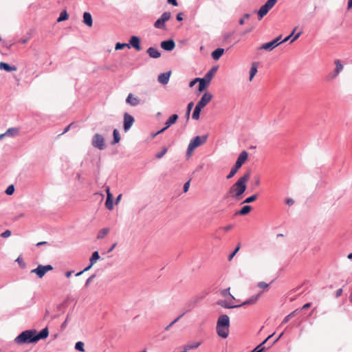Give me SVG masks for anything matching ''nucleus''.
<instances>
[{
  "label": "nucleus",
  "mask_w": 352,
  "mask_h": 352,
  "mask_svg": "<svg viewBox=\"0 0 352 352\" xmlns=\"http://www.w3.org/2000/svg\"><path fill=\"white\" fill-rule=\"evenodd\" d=\"M48 334L49 331L47 328H44L38 334L35 330H27L23 331L16 337L14 341L19 344L36 342L41 339L46 338L48 336Z\"/></svg>",
  "instance_id": "obj_1"
},
{
  "label": "nucleus",
  "mask_w": 352,
  "mask_h": 352,
  "mask_svg": "<svg viewBox=\"0 0 352 352\" xmlns=\"http://www.w3.org/2000/svg\"><path fill=\"white\" fill-rule=\"evenodd\" d=\"M250 177V172L248 171L241 177L228 190L226 196L239 200L247 188V182Z\"/></svg>",
  "instance_id": "obj_2"
},
{
  "label": "nucleus",
  "mask_w": 352,
  "mask_h": 352,
  "mask_svg": "<svg viewBox=\"0 0 352 352\" xmlns=\"http://www.w3.org/2000/svg\"><path fill=\"white\" fill-rule=\"evenodd\" d=\"M230 318L228 315H221L217 322L216 330L218 336L226 338L229 335Z\"/></svg>",
  "instance_id": "obj_3"
},
{
  "label": "nucleus",
  "mask_w": 352,
  "mask_h": 352,
  "mask_svg": "<svg viewBox=\"0 0 352 352\" xmlns=\"http://www.w3.org/2000/svg\"><path fill=\"white\" fill-rule=\"evenodd\" d=\"M208 136L204 135V136H196L195 138H193L189 143L187 148L186 155L189 157L192 155V152L194 150L204 144L206 140H207Z\"/></svg>",
  "instance_id": "obj_4"
},
{
  "label": "nucleus",
  "mask_w": 352,
  "mask_h": 352,
  "mask_svg": "<svg viewBox=\"0 0 352 352\" xmlns=\"http://www.w3.org/2000/svg\"><path fill=\"white\" fill-rule=\"evenodd\" d=\"M217 72L216 67H212L211 69H210L207 74L205 75V76L202 78H199V91H202L206 89V87L210 84L211 80L212 79L214 74Z\"/></svg>",
  "instance_id": "obj_5"
},
{
  "label": "nucleus",
  "mask_w": 352,
  "mask_h": 352,
  "mask_svg": "<svg viewBox=\"0 0 352 352\" xmlns=\"http://www.w3.org/2000/svg\"><path fill=\"white\" fill-rule=\"evenodd\" d=\"M277 1L278 0H267L257 12L258 20H261L276 5Z\"/></svg>",
  "instance_id": "obj_6"
},
{
  "label": "nucleus",
  "mask_w": 352,
  "mask_h": 352,
  "mask_svg": "<svg viewBox=\"0 0 352 352\" xmlns=\"http://www.w3.org/2000/svg\"><path fill=\"white\" fill-rule=\"evenodd\" d=\"M334 64L336 65L335 69L332 72L329 73L326 77V79L328 81L335 79L344 68L341 61L338 59L335 60Z\"/></svg>",
  "instance_id": "obj_7"
},
{
  "label": "nucleus",
  "mask_w": 352,
  "mask_h": 352,
  "mask_svg": "<svg viewBox=\"0 0 352 352\" xmlns=\"http://www.w3.org/2000/svg\"><path fill=\"white\" fill-rule=\"evenodd\" d=\"M52 270L53 267L51 265H39L36 269L31 270V273L36 274L38 278H41L47 272L52 271Z\"/></svg>",
  "instance_id": "obj_8"
},
{
  "label": "nucleus",
  "mask_w": 352,
  "mask_h": 352,
  "mask_svg": "<svg viewBox=\"0 0 352 352\" xmlns=\"http://www.w3.org/2000/svg\"><path fill=\"white\" fill-rule=\"evenodd\" d=\"M91 143L94 147L100 150H103L105 148L104 138L99 133H96L94 135Z\"/></svg>",
  "instance_id": "obj_9"
},
{
  "label": "nucleus",
  "mask_w": 352,
  "mask_h": 352,
  "mask_svg": "<svg viewBox=\"0 0 352 352\" xmlns=\"http://www.w3.org/2000/svg\"><path fill=\"white\" fill-rule=\"evenodd\" d=\"M171 17L170 12H164L161 17L158 19L154 23V27L157 29H165V22L168 21Z\"/></svg>",
  "instance_id": "obj_10"
},
{
  "label": "nucleus",
  "mask_w": 352,
  "mask_h": 352,
  "mask_svg": "<svg viewBox=\"0 0 352 352\" xmlns=\"http://www.w3.org/2000/svg\"><path fill=\"white\" fill-rule=\"evenodd\" d=\"M280 38H281V36H278V37L276 38L275 39H274L273 41H270L269 43H266L263 44L260 47V49L261 50H267V51H272L276 47H277L278 45H280L281 43Z\"/></svg>",
  "instance_id": "obj_11"
},
{
  "label": "nucleus",
  "mask_w": 352,
  "mask_h": 352,
  "mask_svg": "<svg viewBox=\"0 0 352 352\" xmlns=\"http://www.w3.org/2000/svg\"><path fill=\"white\" fill-rule=\"evenodd\" d=\"M212 95L209 92H206L202 96L200 100L197 102V105L201 107V108H204L212 100Z\"/></svg>",
  "instance_id": "obj_12"
},
{
  "label": "nucleus",
  "mask_w": 352,
  "mask_h": 352,
  "mask_svg": "<svg viewBox=\"0 0 352 352\" xmlns=\"http://www.w3.org/2000/svg\"><path fill=\"white\" fill-rule=\"evenodd\" d=\"M134 118L127 113L124 114V130L126 132L133 124Z\"/></svg>",
  "instance_id": "obj_13"
},
{
  "label": "nucleus",
  "mask_w": 352,
  "mask_h": 352,
  "mask_svg": "<svg viewBox=\"0 0 352 352\" xmlns=\"http://www.w3.org/2000/svg\"><path fill=\"white\" fill-rule=\"evenodd\" d=\"M177 119H178V116L177 114H173L171 116H170L169 118L166 120V122L165 123L166 126L164 127L163 129H162L161 130L158 131L154 135V136L164 132L166 129H167L168 127H170L172 124H175Z\"/></svg>",
  "instance_id": "obj_14"
},
{
  "label": "nucleus",
  "mask_w": 352,
  "mask_h": 352,
  "mask_svg": "<svg viewBox=\"0 0 352 352\" xmlns=\"http://www.w3.org/2000/svg\"><path fill=\"white\" fill-rule=\"evenodd\" d=\"M234 301V300H232L231 299L229 301L227 300H218L217 304L221 307L226 309H232L241 307V305L233 304Z\"/></svg>",
  "instance_id": "obj_15"
},
{
  "label": "nucleus",
  "mask_w": 352,
  "mask_h": 352,
  "mask_svg": "<svg viewBox=\"0 0 352 352\" xmlns=\"http://www.w3.org/2000/svg\"><path fill=\"white\" fill-rule=\"evenodd\" d=\"M106 192H107V200H106V202H105V207L108 210H111L113 208V195H112V194L110 192L109 187H107Z\"/></svg>",
  "instance_id": "obj_16"
},
{
  "label": "nucleus",
  "mask_w": 352,
  "mask_h": 352,
  "mask_svg": "<svg viewBox=\"0 0 352 352\" xmlns=\"http://www.w3.org/2000/svg\"><path fill=\"white\" fill-rule=\"evenodd\" d=\"M129 44L130 47L131 46L133 47L137 51H140L142 49L141 46H140V39L139 37H138L136 36H132L130 38Z\"/></svg>",
  "instance_id": "obj_17"
},
{
  "label": "nucleus",
  "mask_w": 352,
  "mask_h": 352,
  "mask_svg": "<svg viewBox=\"0 0 352 352\" xmlns=\"http://www.w3.org/2000/svg\"><path fill=\"white\" fill-rule=\"evenodd\" d=\"M248 157V153L246 151H243L239 155L236 163L237 166H242V165L246 162Z\"/></svg>",
  "instance_id": "obj_18"
},
{
  "label": "nucleus",
  "mask_w": 352,
  "mask_h": 352,
  "mask_svg": "<svg viewBox=\"0 0 352 352\" xmlns=\"http://www.w3.org/2000/svg\"><path fill=\"white\" fill-rule=\"evenodd\" d=\"M161 47L165 50H173L175 47V43L173 40L164 41L161 43Z\"/></svg>",
  "instance_id": "obj_19"
},
{
  "label": "nucleus",
  "mask_w": 352,
  "mask_h": 352,
  "mask_svg": "<svg viewBox=\"0 0 352 352\" xmlns=\"http://www.w3.org/2000/svg\"><path fill=\"white\" fill-rule=\"evenodd\" d=\"M170 74V71L160 74L157 78L159 82H160L162 85H166L169 80Z\"/></svg>",
  "instance_id": "obj_20"
},
{
  "label": "nucleus",
  "mask_w": 352,
  "mask_h": 352,
  "mask_svg": "<svg viewBox=\"0 0 352 352\" xmlns=\"http://www.w3.org/2000/svg\"><path fill=\"white\" fill-rule=\"evenodd\" d=\"M126 102L130 105L135 107L140 104V100L132 94H129L126 99Z\"/></svg>",
  "instance_id": "obj_21"
},
{
  "label": "nucleus",
  "mask_w": 352,
  "mask_h": 352,
  "mask_svg": "<svg viewBox=\"0 0 352 352\" xmlns=\"http://www.w3.org/2000/svg\"><path fill=\"white\" fill-rule=\"evenodd\" d=\"M261 294V292L258 294L256 296H251L248 300H247L246 301L242 302L241 304H239V305H241V306H244V305L255 304L258 301Z\"/></svg>",
  "instance_id": "obj_22"
},
{
  "label": "nucleus",
  "mask_w": 352,
  "mask_h": 352,
  "mask_svg": "<svg viewBox=\"0 0 352 352\" xmlns=\"http://www.w3.org/2000/svg\"><path fill=\"white\" fill-rule=\"evenodd\" d=\"M147 53L151 58H158L160 57V52L155 47H149L147 50Z\"/></svg>",
  "instance_id": "obj_23"
},
{
  "label": "nucleus",
  "mask_w": 352,
  "mask_h": 352,
  "mask_svg": "<svg viewBox=\"0 0 352 352\" xmlns=\"http://www.w3.org/2000/svg\"><path fill=\"white\" fill-rule=\"evenodd\" d=\"M273 335L274 334L269 336L262 343L258 345L251 352H263L265 350V346L263 345L273 336Z\"/></svg>",
  "instance_id": "obj_24"
},
{
  "label": "nucleus",
  "mask_w": 352,
  "mask_h": 352,
  "mask_svg": "<svg viewBox=\"0 0 352 352\" xmlns=\"http://www.w3.org/2000/svg\"><path fill=\"white\" fill-rule=\"evenodd\" d=\"M83 22L88 25L89 27H91L93 24L92 17L90 13L85 12L83 14Z\"/></svg>",
  "instance_id": "obj_25"
},
{
  "label": "nucleus",
  "mask_w": 352,
  "mask_h": 352,
  "mask_svg": "<svg viewBox=\"0 0 352 352\" xmlns=\"http://www.w3.org/2000/svg\"><path fill=\"white\" fill-rule=\"evenodd\" d=\"M258 63H253L250 70V81H252L253 78L257 73Z\"/></svg>",
  "instance_id": "obj_26"
},
{
  "label": "nucleus",
  "mask_w": 352,
  "mask_h": 352,
  "mask_svg": "<svg viewBox=\"0 0 352 352\" xmlns=\"http://www.w3.org/2000/svg\"><path fill=\"white\" fill-rule=\"evenodd\" d=\"M0 69H4L6 72H12L16 70V67L15 66H10L8 63L3 62L0 63Z\"/></svg>",
  "instance_id": "obj_27"
},
{
  "label": "nucleus",
  "mask_w": 352,
  "mask_h": 352,
  "mask_svg": "<svg viewBox=\"0 0 352 352\" xmlns=\"http://www.w3.org/2000/svg\"><path fill=\"white\" fill-rule=\"evenodd\" d=\"M224 50L222 48H217L212 53V57L214 60H218L223 55Z\"/></svg>",
  "instance_id": "obj_28"
},
{
  "label": "nucleus",
  "mask_w": 352,
  "mask_h": 352,
  "mask_svg": "<svg viewBox=\"0 0 352 352\" xmlns=\"http://www.w3.org/2000/svg\"><path fill=\"white\" fill-rule=\"evenodd\" d=\"M200 342H194L190 344H188L184 346V351L183 352H187L189 350L197 349L199 345Z\"/></svg>",
  "instance_id": "obj_29"
},
{
  "label": "nucleus",
  "mask_w": 352,
  "mask_h": 352,
  "mask_svg": "<svg viewBox=\"0 0 352 352\" xmlns=\"http://www.w3.org/2000/svg\"><path fill=\"white\" fill-rule=\"evenodd\" d=\"M240 168H241V166H237V164H235L234 166L231 168L230 173L226 176V178L228 179H229L233 177Z\"/></svg>",
  "instance_id": "obj_30"
},
{
  "label": "nucleus",
  "mask_w": 352,
  "mask_h": 352,
  "mask_svg": "<svg viewBox=\"0 0 352 352\" xmlns=\"http://www.w3.org/2000/svg\"><path fill=\"white\" fill-rule=\"evenodd\" d=\"M252 210V206L246 205L244 206L238 212L237 214L241 215H245L248 214Z\"/></svg>",
  "instance_id": "obj_31"
},
{
  "label": "nucleus",
  "mask_w": 352,
  "mask_h": 352,
  "mask_svg": "<svg viewBox=\"0 0 352 352\" xmlns=\"http://www.w3.org/2000/svg\"><path fill=\"white\" fill-rule=\"evenodd\" d=\"M230 288L228 287L227 289H223L221 291V295L223 297H226L227 296H229L230 298L232 300H236L235 298L230 293Z\"/></svg>",
  "instance_id": "obj_32"
},
{
  "label": "nucleus",
  "mask_w": 352,
  "mask_h": 352,
  "mask_svg": "<svg viewBox=\"0 0 352 352\" xmlns=\"http://www.w3.org/2000/svg\"><path fill=\"white\" fill-rule=\"evenodd\" d=\"M202 109L203 108L201 107L196 105L192 116L194 120H198L199 118V114Z\"/></svg>",
  "instance_id": "obj_33"
},
{
  "label": "nucleus",
  "mask_w": 352,
  "mask_h": 352,
  "mask_svg": "<svg viewBox=\"0 0 352 352\" xmlns=\"http://www.w3.org/2000/svg\"><path fill=\"white\" fill-rule=\"evenodd\" d=\"M113 140L112 144H116L118 143L120 140V135L119 131L117 129H114L113 131Z\"/></svg>",
  "instance_id": "obj_34"
},
{
  "label": "nucleus",
  "mask_w": 352,
  "mask_h": 352,
  "mask_svg": "<svg viewBox=\"0 0 352 352\" xmlns=\"http://www.w3.org/2000/svg\"><path fill=\"white\" fill-rule=\"evenodd\" d=\"M109 232V228H102L101 229L98 234V239H103Z\"/></svg>",
  "instance_id": "obj_35"
},
{
  "label": "nucleus",
  "mask_w": 352,
  "mask_h": 352,
  "mask_svg": "<svg viewBox=\"0 0 352 352\" xmlns=\"http://www.w3.org/2000/svg\"><path fill=\"white\" fill-rule=\"evenodd\" d=\"M99 258V254L97 251H96L92 254L89 261L91 265H94Z\"/></svg>",
  "instance_id": "obj_36"
},
{
  "label": "nucleus",
  "mask_w": 352,
  "mask_h": 352,
  "mask_svg": "<svg viewBox=\"0 0 352 352\" xmlns=\"http://www.w3.org/2000/svg\"><path fill=\"white\" fill-rule=\"evenodd\" d=\"M69 15L67 13L66 10H63L60 12L59 17L57 19V22H61L63 21H65L68 19Z\"/></svg>",
  "instance_id": "obj_37"
},
{
  "label": "nucleus",
  "mask_w": 352,
  "mask_h": 352,
  "mask_svg": "<svg viewBox=\"0 0 352 352\" xmlns=\"http://www.w3.org/2000/svg\"><path fill=\"white\" fill-rule=\"evenodd\" d=\"M19 129L16 128H10L8 129L6 132L4 133L6 135H15L18 134Z\"/></svg>",
  "instance_id": "obj_38"
},
{
  "label": "nucleus",
  "mask_w": 352,
  "mask_h": 352,
  "mask_svg": "<svg viewBox=\"0 0 352 352\" xmlns=\"http://www.w3.org/2000/svg\"><path fill=\"white\" fill-rule=\"evenodd\" d=\"M298 309H296L294 311H293L292 312H291L289 315H287L283 320L282 323H287V322H289V320H290V318H293L294 316H296V314L297 312Z\"/></svg>",
  "instance_id": "obj_39"
},
{
  "label": "nucleus",
  "mask_w": 352,
  "mask_h": 352,
  "mask_svg": "<svg viewBox=\"0 0 352 352\" xmlns=\"http://www.w3.org/2000/svg\"><path fill=\"white\" fill-rule=\"evenodd\" d=\"M256 199H257V195H253L246 198L243 201V204H250V203H252V202L256 201Z\"/></svg>",
  "instance_id": "obj_40"
},
{
  "label": "nucleus",
  "mask_w": 352,
  "mask_h": 352,
  "mask_svg": "<svg viewBox=\"0 0 352 352\" xmlns=\"http://www.w3.org/2000/svg\"><path fill=\"white\" fill-rule=\"evenodd\" d=\"M125 47H127L128 48H130V45L128 43H118L116 45L115 50H122V49L124 48Z\"/></svg>",
  "instance_id": "obj_41"
},
{
  "label": "nucleus",
  "mask_w": 352,
  "mask_h": 352,
  "mask_svg": "<svg viewBox=\"0 0 352 352\" xmlns=\"http://www.w3.org/2000/svg\"><path fill=\"white\" fill-rule=\"evenodd\" d=\"M75 349L78 351L83 352L85 351L84 343L80 341L77 342L75 344Z\"/></svg>",
  "instance_id": "obj_42"
},
{
  "label": "nucleus",
  "mask_w": 352,
  "mask_h": 352,
  "mask_svg": "<svg viewBox=\"0 0 352 352\" xmlns=\"http://www.w3.org/2000/svg\"><path fill=\"white\" fill-rule=\"evenodd\" d=\"M184 314H182L181 316H178L177 318H175L173 322H171L168 326L165 327V331H168L170 327L176 323L183 316Z\"/></svg>",
  "instance_id": "obj_43"
},
{
  "label": "nucleus",
  "mask_w": 352,
  "mask_h": 352,
  "mask_svg": "<svg viewBox=\"0 0 352 352\" xmlns=\"http://www.w3.org/2000/svg\"><path fill=\"white\" fill-rule=\"evenodd\" d=\"M166 152H167V148L166 147H163L162 149V151L157 153L155 155V157L157 158V159H160L166 153Z\"/></svg>",
  "instance_id": "obj_44"
},
{
  "label": "nucleus",
  "mask_w": 352,
  "mask_h": 352,
  "mask_svg": "<svg viewBox=\"0 0 352 352\" xmlns=\"http://www.w3.org/2000/svg\"><path fill=\"white\" fill-rule=\"evenodd\" d=\"M240 248H241V244L238 243L234 251L228 256V261H231L233 258V257L235 256V254L239 251Z\"/></svg>",
  "instance_id": "obj_45"
},
{
  "label": "nucleus",
  "mask_w": 352,
  "mask_h": 352,
  "mask_svg": "<svg viewBox=\"0 0 352 352\" xmlns=\"http://www.w3.org/2000/svg\"><path fill=\"white\" fill-rule=\"evenodd\" d=\"M14 191V186H13V185H10V186H9L7 188V189H6V193L7 195H12V194H13Z\"/></svg>",
  "instance_id": "obj_46"
},
{
  "label": "nucleus",
  "mask_w": 352,
  "mask_h": 352,
  "mask_svg": "<svg viewBox=\"0 0 352 352\" xmlns=\"http://www.w3.org/2000/svg\"><path fill=\"white\" fill-rule=\"evenodd\" d=\"M258 287L263 290L267 289L269 287V285L265 282H259L258 283Z\"/></svg>",
  "instance_id": "obj_47"
},
{
  "label": "nucleus",
  "mask_w": 352,
  "mask_h": 352,
  "mask_svg": "<svg viewBox=\"0 0 352 352\" xmlns=\"http://www.w3.org/2000/svg\"><path fill=\"white\" fill-rule=\"evenodd\" d=\"M250 14H244V16L241 19H239V24L240 25H243L244 23H245V19H248L250 18Z\"/></svg>",
  "instance_id": "obj_48"
},
{
  "label": "nucleus",
  "mask_w": 352,
  "mask_h": 352,
  "mask_svg": "<svg viewBox=\"0 0 352 352\" xmlns=\"http://www.w3.org/2000/svg\"><path fill=\"white\" fill-rule=\"evenodd\" d=\"M11 235V231L9 230H6L5 232L1 233V236L3 238L9 237Z\"/></svg>",
  "instance_id": "obj_49"
},
{
  "label": "nucleus",
  "mask_w": 352,
  "mask_h": 352,
  "mask_svg": "<svg viewBox=\"0 0 352 352\" xmlns=\"http://www.w3.org/2000/svg\"><path fill=\"white\" fill-rule=\"evenodd\" d=\"M232 227H233L232 225H228V226L219 228V230H223L225 232H228L232 228Z\"/></svg>",
  "instance_id": "obj_50"
},
{
  "label": "nucleus",
  "mask_w": 352,
  "mask_h": 352,
  "mask_svg": "<svg viewBox=\"0 0 352 352\" xmlns=\"http://www.w3.org/2000/svg\"><path fill=\"white\" fill-rule=\"evenodd\" d=\"M193 102H190V103H188V107H187V112H186V114H187V116L188 117L189 116V114L191 111V109L193 107Z\"/></svg>",
  "instance_id": "obj_51"
},
{
  "label": "nucleus",
  "mask_w": 352,
  "mask_h": 352,
  "mask_svg": "<svg viewBox=\"0 0 352 352\" xmlns=\"http://www.w3.org/2000/svg\"><path fill=\"white\" fill-rule=\"evenodd\" d=\"M93 266V265H91V263H90V265L87 267L86 268H85L82 271L80 272H78L76 276H78L80 275H81L84 272H86V271H88L91 269V267Z\"/></svg>",
  "instance_id": "obj_52"
},
{
  "label": "nucleus",
  "mask_w": 352,
  "mask_h": 352,
  "mask_svg": "<svg viewBox=\"0 0 352 352\" xmlns=\"http://www.w3.org/2000/svg\"><path fill=\"white\" fill-rule=\"evenodd\" d=\"M96 277V275L93 274L86 281L85 286L87 287L91 283V282L94 280V278Z\"/></svg>",
  "instance_id": "obj_53"
},
{
  "label": "nucleus",
  "mask_w": 352,
  "mask_h": 352,
  "mask_svg": "<svg viewBox=\"0 0 352 352\" xmlns=\"http://www.w3.org/2000/svg\"><path fill=\"white\" fill-rule=\"evenodd\" d=\"M296 29V28H295V29L293 30V32H292V33H291L288 36L285 37L283 41H280L281 43H285V42H286V41H289V38L293 36V34H294V32H295Z\"/></svg>",
  "instance_id": "obj_54"
},
{
  "label": "nucleus",
  "mask_w": 352,
  "mask_h": 352,
  "mask_svg": "<svg viewBox=\"0 0 352 352\" xmlns=\"http://www.w3.org/2000/svg\"><path fill=\"white\" fill-rule=\"evenodd\" d=\"M189 187H190V181H188L187 182H186L184 184V192H186L188 189H189Z\"/></svg>",
  "instance_id": "obj_55"
},
{
  "label": "nucleus",
  "mask_w": 352,
  "mask_h": 352,
  "mask_svg": "<svg viewBox=\"0 0 352 352\" xmlns=\"http://www.w3.org/2000/svg\"><path fill=\"white\" fill-rule=\"evenodd\" d=\"M169 4H171L174 6H177L178 5L177 0H167Z\"/></svg>",
  "instance_id": "obj_56"
},
{
  "label": "nucleus",
  "mask_w": 352,
  "mask_h": 352,
  "mask_svg": "<svg viewBox=\"0 0 352 352\" xmlns=\"http://www.w3.org/2000/svg\"><path fill=\"white\" fill-rule=\"evenodd\" d=\"M294 203V200L291 198H288L286 199V204L289 206L293 205Z\"/></svg>",
  "instance_id": "obj_57"
},
{
  "label": "nucleus",
  "mask_w": 352,
  "mask_h": 352,
  "mask_svg": "<svg viewBox=\"0 0 352 352\" xmlns=\"http://www.w3.org/2000/svg\"><path fill=\"white\" fill-rule=\"evenodd\" d=\"M199 78H197L190 82L189 86L192 87L197 82H199Z\"/></svg>",
  "instance_id": "obj_58"
},
{
  "label": "nucleus",
  "mask_w": 352,
  "mask_h": 352,
  "mask_svg": "<svg viewBox=\"0 0 352 352\" xmlns=\"http://www.w3.org/2000/svg\"><path fill=\"white\" fill-rule=\"evenodd\" d=\"M347 10H352V0H349L347 3Z\"/></svg>",
  "instance_id": "obj_59"
},
{
  "label": "nucleus",
  "mask_w": 352,
  "mask_h": 352,
  "mask_svg": "<svg viewBox=\"0 0 352 352\" xmlns=\"http://www.w3.org/2000/svg\"><path fill=\"white\" fill-rule=\"evenodd\" d=\"M310 306H311V303L308 302V303L305 304V305L302 306V309H307L309 308V307H310Z\"/></svg>",
  "instance_id": "obj_60"
},
{
  "label": "nucleus",
  "mask_w": 352,
  "mask_h": 352,
  "mask_svg": "<svg viewBox=\"0 0 352 352\" xmlns=\"http://www.w3.org/2000/svg\"><path fill=\"white\" fill-rule=\"evenodd\" d=\"M72 273H73V271H69V272H67L65 273V276H66L67 278H69V277L71 276V275L72 274Z\"/></svg>",
  "instance_id": "obj_61"
},
{
  "label": "nucleus",
  "mask_w": 352,
  "mask_h": 352,
  "mask_svg": "<svg viewBox=\"0 0 352 352\" xmlns=\"http://www.w3.org/2000/svg\"><path fill=\"white\" fill-rule=\"evenodd\" d=\"M342 289H339L336 292V297H339L342 294Z\"/></svg>",
  "instance_id": "obj_62"
},
{
  "label": "nucleus",
  "mask_w": 352,
  "mask_h": 352,
  "mask_svg": "<svg viewBox=\"0 0 352 352\" xmlns=\"http://www.w3.org/2000/svg\"><path fill=\"white\" fill-rule=\"evenodd\" d=\"M301 34V32H298L294 38L292 40V42L294 41L295 40H296L298 38H299V36H300Z\"/></svg>",
  "instance_id": "obj_63"
},
{
  "label": "nucleus",
  "mask_w": 352,
  "mask_h": 352,
  "mask_svg": "<svg viewBox=\"0 0 352 352\" xmlns=\"http://www.w3.org/2000/svg\"><path fill=\"white\" fill-rule=\"evenodd\" d=\"M182 13H179L177 15V21H182Z\"/></svg>",
  "instance_id": "obj_64"
}]
</instances>
